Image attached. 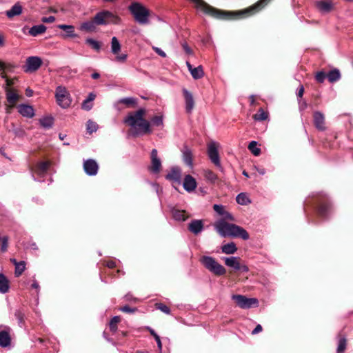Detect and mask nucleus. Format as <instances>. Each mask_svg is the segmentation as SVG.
Listing matches in <instances>:
<instances>
[{
    "instance_id": "nucleus-1",
    "label": "nucleus",
    "mask_w": 353,
    "mask_h": 353,
    "mask_svg": "<svg viewBox=\"0 0 353 353\" xmlns=\"http://www.w3.org/2000/svg\"><path fill=\"white\" fill-rule=\"evenodd\" d=\"M145 110L140 108L136 112H130L124 119V123H127L132 129L133 137H138L145 134H150V123L143 118Z\"/></svg>"
},
{
    "instance_id": "nucleus-2",
    "label": "nucleus",
    "mask_w": 353,
    "mask_h": 353,
    "mask_svg": "<svg viewBox=\"0 0 353 353\" xmlns=\"http://www.w3.org/2000/svg\"><path fill=\"white\" fill-rule=\"evenodd\" d=\"M214 227L216 232L223 238L240 237L243 240H248L250 238L249 234L244 228L234 223H229L223 219L217 220Z\"/></svg>"
},
{
    "instance_id": "nucleus-3",
    "label": "nucleus",
    "mask_w": 353,
    "mask_h": 353,
    "mask_svg": "<svg viewBox=\"0 0 353 353\" xmlns=\"http://www.w3.org/2000/svg\"><path fill=\"white\" fill-rule=\"evenodd\" d=\"M194 3L196 8L205 14H210L214 18L225 19L230 18V16L234 14L232 12H225L217 10L208 3L203 0H190Z\"/></svg>"
},
{
    "instance_id": "nucleus-4",
    "label": "nucleus",
    "mask_w": 353,
    "mask_h": 353,
    "mask_svg": "<svg viewBox=\"0 0 353 353\" xmlns=\"http://www.w3.org/2000/svg\"><path fill=\"white\" fill-rule=\"evenodd\" d=\"M128 9L138 23L141 25L149 23L150 12L143 5L139 2H132L129 6Z\"/></svg>"
},
{
    "instance_id": "nucleus-5",
    "label": "nucleus",
    "mask_w": 353,
    "mask_h": 353,
    "mask_svg": "<svg viewBox=\"0 0 353 353\" xmlns=\"http://www.w3.org/2000/svg\"><path fill=\"white\" fill-rule=\"evenodd\" d=\"M200 262L205 269L216 276H222L226 273L225 268L212 256H203Z\"/></svg>"
},
{
    "instance_id": "nucleus-6",
    "label": "nucleus",
    "mask_w": 353,
    "mask_h": 353,
    "mask_svg": "<svg viewBox=\"0 0 353 353\" xmlns=\"http://www.w3.org/2000/svg\"><path fill=\"white\" fill-rule=\"evenodd\" d=\"M54 97L57 103L63 109L69 108L72 103V97L67 88L63 85L56 88Z\"/></svg>"
},
{
    "instance_id": "nucleus-7",
    "label": "nucleus",
    "mask_w": 353,
    "mask_h": 353,
    "mask_svg": "<svg viewBox=\"0 0 353 353\" xmlns=\"http://www.w3.org/2000/svg\"><path fill=\"white\" fill-rule=\"evenodd\" d=\"M97 26H106L110 23L119 24L121 19L108 10H103L97 12L94 17Z\"/></svg>"
},
{
    "instance_id": "nucleus-8",
    "label": "nucleus",
    "mask_w": 353,
    "mask_h": 353,
    "mask_svg": "<svg viewBox=\"0 0 353 353\" xmlns=\"http://www.w3.org/2000/svg\"><path fill=\"white\" fill-rule=\"evenodd\" d=\"M232 299L234 300L236 305L242 309H249L253 307H257L259 301L255 298H248L241 294H233Z\"/></svg>"
},
{
    "instance_id": "nucleus-9",
    "label": "nucleus",
    "mask_w": 353,
    "mask_h": 353,
    "mask_svg": "<svg viewBox=\"0 0 353 353\" xmlns=\"http://www.w3.org/2000/svg\"><path fill=\"white\" fill-rule=\"evenodd\" d=\"M208 155L211 162L221 171L223 172L220 157L215 142H212L208 145Z\"/></svg>"
},
{
    "instance_id": "nucleus-10",
    "label": "nucleus",
    "mask_w": 353,
    "mask_h": 353,
    "mask_svg": "<svg viewBox=\"0 0 353 353\" xmlns=\"http://www.w3.org/2000/svg\"><path fill=\"white\" fill-rule=\"evenodd\" d=\"M41 64L42 60L40 57L36 56L29 57L26 59L24 71L26 72H34L41 67Z\"/></svg>"
},
{
    "instance_id": "nucleus-11",
    "label": "nucleus",
    "mask_w": 353,
    "mask_h": 353,
    "mask_svg": "<svg viewBox=\"0 0 353 353\" xmlns=\"http://www.w3.org/2000/svg\"><path fill=\"white\" fill-rule=\"evenodd\" d=\"M151 165L149 170L153 174H158L161 168V161L158 157V152L156 149H153L151 152Z\"/></svg>"
},
{
    "instance_id": "nucleus-12",
    "label": "nucleus",
    "mask_w": 353,
    "mask_h": 353,
    "mask_svg": "<svg viewBox=\"0 0 353 353\" xmlns=\"http://www.w3.org/2000/svg\"><path fill=\"white\" fill-rule=\"evenodd\" d=\"M83 169L88 175L95 176L98 172L99 165L95 160L89 159L84 161Z\"/></svg>"
},
{
    "instance_id": "nucleus-13",
    "label": "nucleus",
    "mask_w": 353,
    "mask_h": 353,
    "mask_svg": "<svg viewBox=\"0 0 353 353\" xmlns=\"http://www.w3.org/2000/svg\"><path fill=\"white\" fill-rule=\"evenodd\" d=\"M182 92L185 99V111L187 112V113L190 114L192 112L194 107V100L193 95L186 88H183Z\"/></svg>"
},
{
    "instance_id": "nucleus-14",
    "label": "nucleus",
    "mask_w": 353,
    "mask_h": 353,
    "mask_svg": "<svg viewBox=\"0 0 353 353\" xmlns=\"http://www.w3.org/2000/svg\"><path fill=\"white\" fill-rule=\"evenodd\" d=\"M313 117L314 125L316 128L320 131H324L325 130L324 114L320 111H315Z\"/></svg>"
},
{
    "instance_id": "nucleus-15",
    "label": "nucleus",
    "mask_w": 353,
    "mask_h": 353,
    "mask_svg": "<svg viewBox=\"0 0 353 353\" xmlns=\"http://www.w3.org/2000/svg\"><path fill=\"white\" fill-rule=\"evenodd\" d=\"M165 179L177 184L181 183V170L179 167H173L165 176Z\"/></svg>"
},
{
    "instance_id": "nucleus-16",
    "label": "nucleus",
    "mask_w": 353,
    "mask_h": 353,
    "mask_svg": "<svg viewBox=\"0 0 353 353\" xmlns=\"http://www.w3.org/2000/svg\"><path fill=\"white\" fill-rule=\"evenodd\" d=\"M188 230L195 235L200 234L203 230V222L200 219H194L188 224Z\"/></svg>"
},
{
    "instance_id": "nucleus-17",
    "label": "nucleus",
    "mask_w": 353,
    "mask_h": 353,
    "mask_svg": "<svg viewBox=\"0 0 353 353\" xmlns=\"http://www.w3.org/2000/svg\"><path fill=\"white\" fill-rule=\"evenodd\" d=\"M18 112L24 117L32 118L34 116V110L32 105L20 104L17 107Z\"/></svg>"
},
{
    "instance_id": "nucleus-18",
    "label": "nucleus",
    "mask_w": 353,
    "mask_h": 353,
    "mask_svg": "<svg viewBox=\"0 0 353 353\" xmlns=\"http://www.w3.org/2000/svg\"><path fill=\"white\" fill-rule=\"evenodd\" d=\"M186 65L193 79H199L203 77L204 72L201 65L194 68L188 61H186Z\"/></svg>"
},
{
    "instance_id": "nucleus-19",
    "label": "nucleus",
    "mask_w": 353,
    "mask_h": 353,
    "mask_svg": "<svg viewBox=\"0 0 353 353\" xmlns=\"http://www.w3.org/2000/svg\"><path fill=\"white\" fill-rule=\"evenodd\" d=\"M183 188L188 192H192L196 188V180L190 174L185 176L183 183Z\"/></svg>"
},
{
    "instance_id": "nucleus-20",
    "label": "nucleus",
    "mask_w": 353,
    "mask_h": 353,
    "mask_svg": "<svg viewBox=\"0 0 353 353\" xmlns=\"http://www.w3.org/2000/svg\"><path fill=\"white\" fill-rule=\"evenodd\" d=\"M226 266L233 268L234 270H240L239 258L236 256L223 257Z\"/></svg>"
},
{
    "instance_id": "nucleus-21",
    "label": "nucleus",
    "mask_w": 353,
    "mask_h": 353,
    "mask_svg": "<svg viewBox=\"0 0 353 353\" xmlns=\"http://www.w3.org/2000/svg\"><path fill=\"white\" fill-rule=\"evenodd\" d=\"M23 8L19 2L16 3L11 8L6 12V15L8 19L19 16L22 13Z\"/></svg>"
},
{
    "instance_id": "nucleus-22",
    "label": "nucleus",
    "mask_w": 353,
    "mask_h": 353,
    "mask_svg": "<svg viewBox=\"0 0 353 353\" xmlns=\"http://www.w3.org/2000/svg\"><path fill=\"white\" fill-rule=\"evenodd\" d=\"M50 165V163L48 161L40 162L37 165L34 172L41 176H43L47 173Z\"/></svg>"
},
{
    "instance_id": "nucleus-23",
    "label": "nucleus",
    "mask_w": 353,
    "mask_h": 353,
    "mask_svg": "<svg viewBox=\"0 0 353 353\" xmlns=\"http://www.w3.org/2000/svg\"><path fill=\"white\" fill-rule=\"evenodd\" d=\"M331 212V206L329 203H321L318 209V214L323 219L328 217Z\"/></svg>"
},
{
    "instance_id": "nucleus-24",
    "label": "nucleus",
    "mask_w": 353,
    "mask_h": 353,
    "mask_svg": "<svg viewBox=\"0 0 353 353\" xmlns=\"http://www.w3.org/2000/svg\"><path fill=\"white\" fill-rule=\"evenodd\" d=\"M171 212L173 219L176 221H184L188 218V216L184 210L172 208Z\"/></svg>"
},
{
    "instance_id": "nucleus-25",
    "label": "nucleus",
    "mask_w": 353,
    "mask_h": 353,
    "mask_svg": "<svg viewBox=\"0 0 353 353\" xmlns=\"http://www.w3.org/2000/svg\"><path fill=\"white\" fill-rule=\"evenodd\" d=\"M316 6L322 13L330 12L333 8L332 2L327 1H319L316 3Z\"/></svg>"
},
{
    "instance_id": "nucleus-26",
    "label": "nucleus",
    "mask_w": 353,
    "mask_h": 353,
    "mask_svg": "<svg viewBox=\"0 0 353 353\" xmlns=\"http://www.w3.org/2000/svg\"><path fill=\"white\" fill-rule=\"evenodd\" d=\"M11 338L10 334L6 330L0 331V346L6 347L10 345Z\"/></svg>"
},
{
    "instance_id": "nucleus-27",
    "label": "nucleus",
    "mask_w": 353,
    "mask_h": 353,
    "mask_svg": "<svg viewBox=\"0 0 353 353\" xmlns=\"http://www.w3.org/2000/svg\"><path fill=\"white\" fill-rule=\"evenodd\" d=\"M222 253L225 254H233L237 251V247L234 242L223 244L221 247Z\"/></svg>"
},
{
    "instance_id": "nucleus-28",
    "label": "nucleus",
    "mask_w": 353,
    "mask_h": 353,
    "mask_svg": "<svg viewBox=\"0 0 353 353\" xmlns=\"http://www.w3.org/2000/svg\"><path fill=\"white\" fill-rule=\"evenodd\" d=\"M328 81L333 83L341 79V74L340 70L337 68H334L327 73Z\"/></svg>"
},
{
    "instance_id": "nucleus-29",
    "label": "nucleus",
    "mask_w": 353,
    "mask_h": 353,
    "mask_svg": "<svg viewBox=\"0 0 353 353\" xmlns=\"http://www.w3.org/2000/svg\"><path fill=\"white\" fill-rule=\"evenodd\" d=\"M10 284L7 277L3 274L0 273V293L6 294L9 291Z\"/></svg>"
},
{
    "instance_id": "nucleus-30",
    "label": "nucleus",
    "mask_w": 353,
    "mask_h": 353,
    "mask_svg": "<svg viewBox=\"0 0 353 353\" xmlns=\"http://www.w3.org/2000/svg\"><path fill=\"white\" fill-rule=\"evenodd\" d=\"M58 28L63 30L65 32V36L68 37H77V34H75L74 27L72 25L60 24L58 25Z\"/></svg>"
},
{
    "instance_id": "nucleus-31",
    "label": "nucleus",
    "mask_w": 353,
    "mask_h": 353,
    "mask_svg": "<svg viewBox=\"0 0 353 353\" xmlns=\"http://www.w3.org/2000/svg\"><path fill=\"white\" fill-rule=\"evenodd\" d=\"M46 31V27L43 25H36L31 27L28 33L32 37H37L39 34H43Z\"/></svg>"
},
{
    "instance_id": "nucleus-32",
    "label": "nucleus",
    "mask_w": 353,
    "mask_h": 353,
    "mask_svg": "<svg viewBox=\"0 0 353 353\" xmlns=\"http://www.w3.org/2000/svg\"><path fill=\"white\" fill-rule=\"evenodd\" d=\"M96 26L97 24L94 19H93L92 21H87L82 23L79 27V29L83 31L93 32L96 29Z\"/></svg>"
},
{
    "instance_id": "nucleus-33",
    "label": "nucleus",
    "mask_w": 353,
    "mask_h": 353,
    "mask_svg": "<svg viewBox=\"0 0 353 353\" xmlns=\"http://www.w3.org/2000/svg\"><path fill=\"white\" fill-rule=\"evenodd\" d=\"M39 123L44 129H50L54 124V118L51 116L42 117L39 119Z\"/></svg>"
},
{
    "instance_id": "nucleus-34",
    "label": "nucleus",
    "mask_w": 353,
    "mask_h": 353,
    "mask_svg": "<svg viewBox=\"0 0 353 353\" xmlns=\"http://www.w3.org/2000/svg\"><path fill=\"white\" fill-rule=\"evenodd\" d=\"M183 160L188 166H192V154L191 150L187 148L183 151Z\"/></svg>"
},
{
    "instance_id": "nucleus-35",
    "label": "nucleus",
    "mask_w": 353,
    "mask_h": 353,
    "mask_svg": "<svg viewBox=\"0 0 353 353\" xmlns=\"http://www.w3.org/2000/svg\"><path fill=\"white\" fill-rule=\"evenodd\" d=\"M121 45L116 37H113L111 39V52L117 54L121 51Z\"/></svg>"
},
{
    "instance_id": "nucleus-36",
    "label": "nucleus",
    "mask_w": 353,
    "mask_h": 353,
    "mask_svg": "<svg viewBox=\"0 0 353 353\" xmlns=\"http://www.w3.org/2000/svg\"><path fill=\"white\" fill-rule=\"evenodd\" d=\"M85 43L89 45L94 50L97 52L101 50V43L92 38H87L85 39Z\"/></svg>"
},
{
    "instance_id": "nucleus-37",
    "label": "nucleus",
    "mask_w": 353,
    "mask_h": 353,
    "mask_svg": "<svg viewBox=\"0 0 353 353\" xmlns=\"http://www.w3.org/2000/svg\"><path fill=\"white\" fill-rule=\"evenodd\" d=\"M5 92H6L7 101L10 104L14 105L17 101V100L19 99L18 94L13 92L12 90H7Z\"/></svg>"
},
{
    "instance_id": "nucleus-38",
    "label": "nucleus",
    "mask_w": 353,
    "mask_h": 353,
    "mask_svg": "<svg viewBox=\"0 0 353 353\" xmlns=\"http://www.w3.org/2000/svg\"><path fill=\"white\" fill-rule=\"evenodd\" d=\"M119 103H123L127 106L134 105L137 103V99L134 97L122 98L117 101V103L114 104V106L116 107Z\"/></svg>"
},
{
    "instance_id": "nucleus-39",
    "label": "nucleus",
    "mask_w": 353,
    "mask_h": 353,
    "mask_svg": "<svg viewBox=\"0 0 353 353\" xmlns=\"http://www.w3.org/2000/svg\"><path fill=\"white\" fill-rule=\"evenodd\" d=\"M203 176L206 180L212 183H215L217 180L216 174L210 170H205L203 171Z\"/></svg>"
},
{
    "instance_id": "nucleus-40",
    "label": "nucleus",
    "mask_w": 353,
    "mask_h": 353,
    "mask_svg": "<svg viewBox=\"0 0 353 353\" xmlns=\"http://www.w3.org/2000/svg\"><path fill=\"white\" fill-rule=\"evenodd\" d=\"M236 202L240 205H247L251 203L245 193H240L236 197Z\"/></svg>"
},
{
    "instance_id": "nucleus-41",
    "label": "nucleus",
    "mask_w": 353,
    "mask_h": 353,
    "mask_svg": "<svg viewBox=\"0 0 353 353\" xmlns=\"http://www.w3.org/2000/svg\"><path fill=\"white\" fill-rule=\"evenodd\" d=\"M268 114L265 112L263 108H260L256 114L253 116V119L255 121H265L268 119Z\"/></svg>"
},
{
    "instance_id": "nucleus-42",
    "label": "nucleus",
    "mask_w": 353,
    "mask_h": 353,
    "mask_svg": "<svg viewBox=\"0 0 353 353\" xmlns=\"http://www.w3.org/2000/svg\"><path fill=\"white\" fill-rule=\"evenodd\" d=\"M26 270V263L23 261H19V264H16L14 275L16 277L20 276Z\"/></svg>"
},
{
    "instance_id": "nucleus-43",
    "label": "nucleus",
    "mask_w": 353,
    "mask_h": 353,
    "mask_svg": "<svg viewBox=\"0 0 353 353\" xmlns=\"http://www.w3.org/2000/svg\"><path fill=\"white\" fill-rule=\"evenodd\" d=\"M256 145L257 142L255 141H251L248 145V149L254 156H259L261 154V149Z\"/></svg>"
},
{
    "instance_id": "nucleus-44",
    "label": "nucleus",
    "mask_w": 353,
    "mask_h": 353,
    "mask_svg": "<svg viewBox=\"0 0 353 353\" xmlns=\"http://www.w3.org/2000/svg\"><path fill=\"white\" fill-rule=\"evenodd\" d=\"M97 129H98V125L97 124L96 122H94L92 120H88L87 121L86 130L89 134H92L93 132H96L97 130Z\"/></svg>"
},
{
    "instance_id": "nucleus-45",
    "label": "nucleus",
    "mask_w": 353,
    "mask_h": 353,
    "mask_svg": "<svg viewBox=\"0 0 353 353\" xmlns=\"http://www.w3.org/2000/svg\"><path fill=\"white\" fill-rule=\"evenodd\" d=\"M120 318L118 316H114L110 321L109 326L110 330L112 332H116L117 330V323L119 322Z\"/></svg>"
},
{
    "instance_id": "nucleus-46",
    "label": "nucleus",
    "mask_w": 353,
    "mask_h": 353,
    "mask_svg": "<svg viewBox=\"0 0 353 353\" xmlns=\"http://www.w3.org/2000/svg\"><path fill=\"white\" fill-rule=\"evenodd\" d=\"M14 316L17 319L19 325L22 326V325L24 323V312L21 310H17L14 312Z\"/></svg>"
},
{
    "instance_id": "nucleus-47",
    "label": "nucleus",
    "mask_w": 353,
    "mask_h": 353,
    "mask_svg": "<svg viewBox=\"0 0 353 353\" xmlns=\"http://www.w3.org/2000/svg\"><path fill=\"white\" fill-rule=\"evenodd\" d=\"M151 123L157 127H163V120L162 116H154L151 119Z\"/></svg>"
},
{
    "instance_id": "nucleus-48",
    "label": "nucleus",
    "mask_w": 353,
    "mask_h": 353,
    "mask_svg": "<svg viewBox=\"0 0 353 353\" xmlns=\"http://www.w3.org/2000/svg\"><path fill=\"white\" fill-rule=\"evenodd\" d=\"M346 348V339L341 338L339 341L336 352L337 353H343Z\"/></svg>"
},
{
    "instance_id": "nucleus-49",
    "label": "nucleus",
    "mask_w": 353,
    "mask_h": 353,
    "mask_svg": "<svg viewBox=\"0 0 353 353\" xmlns=\"http://www.w3.org/2000/svg\"><path fill=\"white\" fill-rule=\"evenodd\" d=\"M326 79H327V73L323 71H319L315 75L316 81L321 83H323Z\"/></svg>"
},
{
    "instance_id": "nucleus-50",
    "label": "nucleus",
    "mask_w": 353,
    "mask_h": 353,
    "mask_svg": "<svg viewBox=\"0 0 353 353\" xmlns=\"http://www.w3.org/2000/svg\"><path fill=\"white\" fill-rule=\"evenodd\" d=\"M1 77L2 79H4L6 80V84L3 85L5 91L10 90L11 89L10 88V87L14 83V80L8 79L6 76L3 74H2Z\"/></svg>"
},
{
    "instance_id": "nucleus-51",
    "label": "nucleus",
    "mask_w": 353,
    "mask_h": 353,
    "mask_svg": "<svg viewBox=\"0 0 353 353\" xmlns=\"http://www.w3.org/2000/svg\"><path fill=\"white\" fill-rule=\"evenodd\" d=\"M0 241H1V251L2 252H6L8 245V237L7 236H4L3 237L0 236Z\"/></svg>"
},
{
    "instance_id": "nucleus-52",
    "label": "nucleus",
    "mask_w": 353,
    "mask_h": 353,
    "mask_svg": "<svg viewBox=\"0 0 353 353\" xmlns=\"http://www.w3.org/2000/svg\"><path fill=\"white\" fill-rule=\"evenodd\" d=\"M155 307L157 309L161 310V312H163V313H165L166 314H170V308L163 303H156Z\"/></svg>"
},
{
    "instance_id": "nucleus-53",
    "label": "nucleus",
    "mask_w": 353,
    "mask_h": 353,
    "mask_svg": "<svg viewBox=\"0 0 353 353\" xmlns=\"http://www.w3.org/2000/svg\"><path fill=\"white\" fill-rule=\"evenodd\" d=\"M220 219H223V220H225V221H235L232 214L226 210L224 212L223 214L221 215V218Z\"/></svg>"
},
{
    "instance_id": "nucleus-54",
    "label": "nucleus",
    "mask_w": 353,
    "mask_h": 353,
    "mask_svg": "<svg viewBox=\"0 0 353 353\" xmlns=\"http://www.w3.org/2000/svg\"><path fill=\"white\" fill-rule=\"evenodd\" d=\"M213 209L217 214H219L221 216L223 214L224 212L225 211L224 206L219 204H214L213 205Z\"/></svg>"
},
{
    "instance_id": "nucleus-55",
    "label": "nucleus",
    "mask_w": 353,
    "mask_h": 353,
    "mask_svg": "<svg viewBox=\"0 0 353 353\" xmlns=\"http://www.w3.org/2000/svg\"><path fill=\"white\" fill-rule=\"evenodd\" d=\"M115 61L119 63H124L128 58L127 54H115Z\"/></svg>"
},
{
    "instance_id": "nucleus-56",
    "label": "nucleus",
    "mask_w": 353,
    "mask_h": 353,
    "mask_svg": "<svg viewBox=\"0 0 353 353\" xmlns=\"http://www.w3.org/2000/svg\"><path fill=\"white\" fill-rule=\"evenodd\" d=\"M119 310L123 312L130 313V314L134 313L137 310V309L136 307L132 308V307H129L128 305H124V306L121 307Z\"/></svg>"
},
{
    "instance_id": "nucleus-57",
    "label": "nucleus",
    "mask_w": 353,
    "mask_h": 353,
    "mask_svg": "<svg viewBox=\"0 0 353 353\" xmlns=\"http://www.w3.org/2000/svg\"><path fill=\"white\" fill-rule=\"evenodd\" d=\"M182 48L183 50L185 51V54L188 55H193L194 52L193 50L189 47L188 43L186 42H184L181 44Z\"/></svg>"
},
{
    "instance_id": "nucleus-58",
    "label": "nucleus",
    "mask_w": 353,
    "mask_h": 353,
    "mask_svg": "<svg viewBox=\"0 0 353 353\" xmlns=\"http://www.w3.org/2000/svg\"><path fill=\"white\" fill-rule=\"evenodd\" d=\"M92 106V103L88 102L87 99H85L81 105L82 108L85 110H90Z\"/></svg>"
},
{
    "instance_id": "nucleus-59",
    "label": "nucleus",
    "mask_w": 353,
    "mask_h": 353,
    "mask_svg": "<svg viewBox=\"0 0 353 353\" xmlns=\"http://www.w3.org/2000/svg\"><path fill=\"white\" fill-rule=\"evenodd\" d=\"M152 48L160 57H161L163 58L166 57L165 52L163 50H162L160 48H158L156 46H152Z\"/></svg>"
},
{
    "instance_id": "nucleus-60",
    "label": "nucleus",
    "mask_w": 353,
    "mask_h": 353,
    "mask_svg": "<svg viewBox=\"0 0 353 353\" xmlns=\"http://www.w3.org/2000/svg\"><path fill=\"white\" fill-rule=\"evenodd\" d=\"M41 21L43 23H52L55 21V17L54 16L45 17L41 19Z\"/></svg>"
},
{
    "instance_id": "nucleus-61",
    "label": "nucleus",
    "mask_w": 353,
    "mask_h": 353,
    "mask_svg": "<svg viewBox=\"0 0 353 353\" xmlns=\"http://www.w3.org/2000/svg\"><path fill=\"white\" fill-rule=\"evenodd\" d=\"M125 299L128 301H133L135 303L139 301L137 298L133 297L130 293H128L125 296Z\"/></svg>"
},
{
    "instance_id": "nucleus-62",
    "label": "nucleus",
    "mask_w": 353,
    "mask_h": 353,
    "mask_svg": "<svg viewBox=\"0 0 353 353\" xmlns=\"http://www.w3.org/2000/svg\"><path fill=\"white\" fill-rule=\"evenodd\" d=\"M154 339H155V341L157 342V344L159 350L160 351H161V350H162V343H161V341L160 336L158 335L156 337H154Z\"/></svg>"
},
{
    "instance_id": "nucleus-63",
    "label": "nucleus",
    "mask_w": 353,
    "mask_h": 353,
    "mask_svg": "<svg viewBox=\"0 0 353 353\" xmlns=\"http://www.w3.org/2000/svg\"><path fill=\"white\" fill-rule=\"evenodd\" d=\"M262 331V326L261 325H257L256 327L252 331V334H258L259 332Z\"/></svg>"
},
{
    "instance_id": "nucleus-64",
    "label": "nucleus",
    "mask_w": 353,
    "mask_h": 353,
    "mask_svg": "<svg viewBox=\"0 0 353 353\" xmlns=\"http://www.w3.org/2000/svg\"><path fill=\"white\" fill-rule=\"evenodd\" d=\"M145 329L150 332V334L152 336H153L154 338L156 337L157 336H158V334L156 333V332L152 327H150L149 326H146Z\"/></svg>"
}]
</instances>
